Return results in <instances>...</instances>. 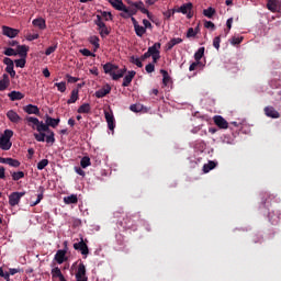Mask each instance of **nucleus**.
Here are the masks:
<instances>
[{
	"label": "nucleus",
	"mask_w": 281,
	"mask_h": 281,
	"mask_svg": "<svg viewBox=\"0 0 281 281\" xmlns=\"http://www.w3.org/2000/svg\"><path fill=\"white\" fill-rule=\"evenodd\" d=\"M14 136V132L12 130H5L3 135L0 137V148L1 150H10L12 148V137Z\"/></svg>",
	"instance_id": "obj_1"
},
{
	"label": "nucleus",
	"mask_w": 281,
	"mask_h": 281,
	"mask_svg": "<svg viewBox=\"0 0 281 281\" xmlns=\"http://www.w3.org/2000/svg\"><path fill=\"white\" fill-rule=\"evenodd\" d=\"M37 133L34 134V137L36 142H45L46 134L52 132L47 123H43V121H40V124H37V127H35Z\"/></svg>",
	"instance_id": "obj_2"
},
{
	"label": "nucleus",
	"mask_w": 281,
	"mask_h": 281,
	"mask_svg": "<svg viewBox=\"0 0 281 281\" xmlns=\"http://www.w3.org/2000/svg\"><path fill=\"white\" fill-rule=\"evenodd\" d=\"M192 8H194L192 2L184 3L178 8V13L187 14V19H192V16H194V13H192Z\"/></svg>",
	"instance_id": "obj_3"
},
{
	"label": "nucleus",
	"mask_w": 281,
	"mask_h": 281,
	"mask_svg": "<svg viewBox=\"0 0 281 281\" xmlns=\"http://www.w3.org/2000/svg\"><path fill=\"white\" fill-rule=\"evenodd\" d=\"M23 196H25V192H12L9 195V205H11V207H15V205L21 203V199H23Z\"/></svg>",
	"instance_id": "obj_4"
},
{
	"label": "nucleus",
	"mask_w": 281,
	"mask_h": 281,
	"mask_svg": "<svg viewBox=\"0 0 281 281\" xmlns=\"http://www.w3.org/2000/svg\"><path fill=\"white\" fill-rule=\"evenodd\" d=\"M74 249L80 251L82 256H89V246H87V243H85L82 237L79 243L74 244Z\"/></svg>",
	"instance_id": "obj_5"
},
{
	"label": "nucleus",
	"mask_w": 281,
	"mask_h": 281,
	"mask_svg": "<svg viewBox=\"0 0 281 281\" xmlns=\"http://www.w3.org/2000/svg\"><path fill=\"white\" fill-rule=\"evenodd\" d=\"M135 14H137V9L135 7L127 8V5L125 4V7L123 8V12L120 13V16L122 19H131V16H135Z\"/></svg>",
	"instance_id": "obj_6"
},
{
	"label": "nucleus",
	"mask_w": 281,
	"mask_h": 281,
	"mask_svg": "<svg viewBox=\"0 0 281 281\" xmlns=\"http://www.w3.org/2000/svg\"><path fill=\"white\" fill-rule=\"evenodd\" d=\"M213 122L214 124H216V126L218 128H224V130H227L229 128V123L227 122V120H225L223 116L221 115H215L213 117Z\"/></svg>",
	"instance_id": "obj_7"
},
{
	"label": "nucleus",
	"mask_w": 281,
	"mask_h": 281,
	"mask_svg": "<svg viewBox=\"0 0 281 281\" xmlns=\"http://www.w3.org/2000/svg\"><path fill=\"white\" fill-rule=\"evenodd\" d=\"M19 30L12 29L10 26H2V33L4 36H8V38H16L19 36Z\"/></svg>",
	"instance_id": "obj_8"
},
{
	"label": "nucleus",
	"mask_w": 281,
	"mask_h": 281,
	"mask_svg": "<svg viewBox=\"0 0 281 281\" xmlns=\"http://www.w3.org/2000/svg\"><path fill=\"white\" fill-rule=\"evenodd\" d=\"M119 69H120V67L112 63H106L103 65L104 74H109V76H111V78H113V74H115V71H117Z\"/></svg>",
	"instance_id": "obj_9"
},
{
	"label": "nucleus",
	"mask_w": 281,
	"mask_h": 281,
	"mask_svg": "<svg viewBox=\"0 0 281 281\" xmlns=\"http://www.w3.org/2000/svg\"><path fill=\"white\" fill-rule=\"evenodd\" d=\"M24 113H27V115H41V109H38L34 104H27L23 108Z\"/></svg>",
	"instance_id": "obj_10"
},
{
	"label": "nucleus",
	"mask_w": 281,
	"mask_h": 281,
	"mask_svg": "<svg viewBox=\"0 0 281 281\" xmlns=\"http://www.w3.org/2000/svg\"><path fill=\"white\" fill-rule=\"evenodd\" d=\"M265 114L267 117H272L273 120H278V117H280V112H278L273 106H266Z\"/></svg>",
	"instance_id": "obj_11"
},
{
	"label": "nucleus",
	"mask_w": 281,
	"mask_h": 281,
	"mask_svg": "<svg viewBox=\"0 0 281 281\" xmlns=\"http://www.w3.org/2000/svg\"><path fill=\"white\" fill-rule=\"evenodd\" d=\"M50 276L53 280L59 279V281H67V279H65V276L63 274V271H60V268L58 267L52 269Z\"/></svg>",
	"instance_id": "obj_12"
},
{
	"label": "nucleus",
	"mask_w": 281,
	"mask_h": 281,
	"mask_svg": "<svg viewBox=\"0 0 281 281\" xmlns=\"http://www.w3.org/2000/svg\"><path fill=\"white\" fill-rule=\"evenodd\" d=\"M7 117L8 120H10V122H12L13 124H19V122H21V116L19 115V113H16L14 110H9L7 112Z\"/></svg>",
	"instance_id": "obj_13"
},
{
	"label": "nucleus",
	"mask_w": 281,
	"mask_h": 281,
	"mask_svg": "<svg viewBox=\"0 0 281 281\" xmlns=\"http://www.w3.org/2000/svg\"><path fill=\"white\" fill-rule=\"evenodd\" d=\"M109 93H111V86L105 85L103 88L95 91L94 95H95V98L100 99V98H104V97L109 95Z\"/></svg>",
	"instance_id": "obj_14"
},
{
	"label": "nucleus",
	"mask_w": 281,
	"mask_h": 281,
	"mask_svg": "<svg viewBox=\"0 0 281 281\" xmlns=\"http://www.w3.org/2000/svg\"><path fill=\"white\" fill-rule=\"evenodd\" d=\"M105 120L108 122V128L110 131H114L115 128V117L113 116V113L104 112Z\"/></svg>",
	"instance_id": "obj_15"
},
{
	"label": "nucleus",
	"mask_w": 281,
	"mask_h": 281,
	"mask_svg": "<svg viewBox=\"0 0 281 281\" xmlns=\"http://www.w3.org/2000/svg\"><path fill=\"white\" fill-rule=\"evenodd\" d=\"M136 74L137 72L135 70L128 71V74L123 79L122 87H130L131 82H133V78H135Z\"/></svg>",
	"instance_id": "obj_16"
},
{
	"label": "nucleus",
	"mask_w": 281,
	"mask_h": 281,
	"mask_svg": "<svg viewBox=\"0 0 281 281\" xmlns=\"http://www.w3.org/2000/svg\"><path fill=\"white\" fill-rule=\"evenodd\" d=\"M65 256H67V250L65 249H59L57 250L56 255H55V260L58 265H63V262H65V260H67L65 258Z\"/></svg>",
	"instance_id": "obj_17"
},
{
	"label": "nucleus",
	"mask_w": 281,
	"mask_h": 281,
	"mask_svg": "<svg viewBox=\"0 0 281 281\" xmlns=\"http://www.w3.org/2000/svg\"><path fill=\"white\" fill-rule=\"evenodd\" d=\"M8 98H10L11 102H16V100H23L25 94H23V92L13 90L8 94Z\"/></svg>",
	"instance_id": "obj_18"
},
{
	"label": "nucleus",
	"mask_w": 281,
	"mask_h": 281,
	"mask_svg": "<svg viewBox=\"0 0 281 281\" xmlns=\"http://www.w3.org/2000/svg\"><path fill=\"white\" fill-rule=\"evenodd\" d=\"M32 24L34 25V27H38V30H47V24L45 22V19L43 18L34 19Z\"/></svg>",
	"instance_id": "obj_19"
},
{
	"label": "nucleus",
	"mask_w": 281,
	"mask_h": 281,
	"mask_svg": "<svg viewBox=\"0 0 281 281\" xmlns=\"http://www.w3.org/2000/svg\"><path fill=\"white\" fill-rule=\"evenodd\" d=\"M30 52V46L26 45H18L16 55L21 58H27V53Z\"/></svg>",
	"instance_id": "obj_20"
},
{
	"label": "nucleus",
	"mask_w": 281,
	"mask_h": 281,
	"mask_svg": "<svg viewBox=\"0 0 281 281\" xmlns=\"http://www.w3.org/2000/svg\"><path fill=\"white\" fill-rule=\"evenodd\" d=\"M110 4L114 10H117L119 12H123L126 4L122 2V0H110Z\"/></svg>",
	"instance_id": "obj_21"
},
{
	"label": "nucleus",
	"mask_w": 281,
	"mask_h": 281,
	"mask_svg": "<svg viewBox=\"0 0 281 281\" xmlns=\"http://www.w3.org/2000/svg\"><path fill=\"white\" fill-rule=\"evenodd\" d=\"M45 123L47 124L48 128H49V126L52 128H56V126H58L60 124V119H53L52 116L46 115Z\"/></svg>",
	"instance_id": "obj_22"
},
{
	"label": "nucleus",
	"mask_w": 281,
	"mask_h": 281,
	"mask_svg": "<svg viewBox=\"0 0 281 281\" xmlns=\"http://www.w3.org/2000/svg\"><path fill=\"white\" fill-rule=\"evenodd\" d=\"M159 49H161V43L157 42L148 48L147 53H149V56H156L160 54Z\"/></svg>",
	"instance_id": "obj_23"
},
{
	"label": "nucleus",
	"mask_w": 281,
	"mask_h": 281,
	"mask_svg": "<svg viewBox=\"0 0 281 281\" xmlns=\"http://www.w3.org/2000/svg\"><path fill=\"white\" fill-rule=\"evenodd\" d=\"M273 200V195L270 194L269 192H263L261 193V203L262 205H265V207H268V203H271V201Z\"/></svg>",
	"instance_id": "obj_24"
},
{
	"label": "nucleus",
	"mask_w": 281,
	"mask_h": 281,
	"mask_svg": "<svg viewBox=\"0 0 281 281\" xmlns=\"http://www.w3.org/2000/svg\"><path fill=\"white\" fill-rule=\"evenodd\" d=\"M267 8L270 12H278V8H280L279 0H268Z\"/></svg>",
	"instance_id": "obj_25"
},
{
	"label": "nucleus",
	"mask_w": 281,
	"mask_h": 281,
	"mask_svg": "<svg viewBox=\"0 0 281 281\" xmlns=\"http://www.w3.org/2000/svg\"><path fill=\"white\" fill-rule=\"evenodd\" d=\"M25 121L27 122L29 126H31V128L33 130L36 128L41 123V121L34 116H26Z\"/></svg>",
	"instance_id": "obj_26"
},
{
	"label": "nucleus",
	"mask_w": 281,
	"mask_h": 281,
	"mask_svg": "<svg viewBox=\"0 0 281 281\" xmlns=\"http://www.w3.org/2000/svg\"><path fill=\"white\" fill-rule=\"evenodd\" d=\"M76 278H87V268L85 263H79Z\"/></svg>",
	"instance_id": "obj_27"
},
{
	"label": "nucleus",
	"mask_w": 281,
	"mask_h": 281,
	"mask_svg": "<svg viewBox=\"0 0 281 281\" xmlns=\"http://www.w3.org/2000/svg\"><path fill=\"white\" fill-rule=\"evenodd\" d=\"M78 89H74L70 94V99H68L67 104H76L78 102Z\"/></svg>",
	"instance_id": "obj_28"
},
{
	"label": "nucleus",
	"mask_w": 281,
	"mask_h": 281,
	"mask_svg": "<svg viewBox=\"0 0 281 281\" xmlns=\"http://www.w3.org/2000/svg\"><path fill=\"white\" fill-rule=\"evenodd\" d=\"M90 44L93 45L94 47V52H98V49H100V37H98L97 35H92L90 36Z\"/></svg>",
	"instance_id": "obj_29"
},
{
	"label": "nucleus",
	"mask_w": 281,
	"mask_h": 281,
	"mask_svg": "<svg viewBox=\"0 0 281 281\" xmlns=\"http://www.w3.org/2000/svg\"><path fill=\"white\" fill-rule=\"evenodd\" d=\"M127 69H117L116 72L112 74V80H120V78H124V74H126Z\"/></svg>",
	"instance_id": "obj_30"
},
{
	"label": "nucleus",
	"mask_w": 281,
	"mask_h": 281,
	"mask_svg": "<svg viewBox=\"0 0 281 281\" xmlns=\"http://www.w3.org/2000/svg\"><path fill=\"white\" fill-rule=\"evenodd\" d=\"M10 87V79H8V75H3V79L0 80V91H5Z\"/></svg>",
	"instance_id": "obj_31"
},
{
	"label": "nucleus",
	"mask_w": 281,
	"mask_h": 281,
	"mask_svg": "<svg viewBox=\"0 0 281 281\" xmlns=\"http://www.w3.org/2000/svg\"><path fill=\"white\" fill-rule=\"evenodd\" d=\"M64 203H66V205H71V204H76L78 203V195H68L64 198Z\"/></svg>",
	"instance_id": "obj_32"
},
{
	"label": "nucleus",
	"mask_w": 281,
	"mask_h": 281,
	"mask_svg": "<svg viewBox=\"0 0 281 281\" xmlns=\"http://www.w3.org/2000/svg\"><path fill=\"white\" fill-rule=\"evenodd\" d=\"M77 113H91V104L89 103H83L81 104L78 110H77Z\"/></svg>",
	"instance_id": "obj_33"
},
{
	"label": "nucleus",
	"mask_w": 281,
	"mask_h": 281,
	"mask_svg": "<svg viewBox=\"0 0 281 281\" xmlns=\"http://www.w3.org/2000/svg\"><path fill=\"white\" fill-rule=\"evenodd\" d=\"M160 74L162 76V85L168 87V85H170V75H168V70L161 69Z\"/></svg>",
	"instance_id": "obj_34"
},
{
	"label": "nucleus",
	"mask_w": 281,
	"mask_h": 281,
	"mask_svg": "<svg viewBox=\"0 0 281 281\" xmlns=\"http://www.w3.org/2000/svg\"><path fill=\"white\" fill-rule=\"evenodd\" d=\"M48 135L45 136V142L46 144H50L54 145L56 143V134L54 133V131L50 130V132L47 133Z\"/></svg>",
	"instance_id": "obj_35"
},
{
	"label": "nucleus",
	"mask_w": 281,
	"mask_h": 281,
	"mask_svg": "<svg viewBox=\"0 0 281 281\" xmlns=\"http://www.w3.org/2000/svg\"><path fill=\"white\" fill-rule=\"evenodd\" d=\"M215 168H216V162H214L213 160H210L207 164L203 166V172L207 175L210 170H214Z\"/></svg>",
	"instance_id": "obj_36"
},
{
	"label": "nucleus",
	"mask_w": 281,
	"mask_h": 281,
	"mask_svg": "<svg viewBox=\"0 0 281 281\" xmlns=\"http://www.w3.org/2000/svg\"><path fill=\"white\" fill-rule=\"evenodd\" d=\"M203 56H205V47H200L194 54V60L201 63V58H203Z\"/></svg>",
	"instance_id": "obj_37"
},
{
	"label": "nucleus",
	"mask_w": 281,
	"mask_h": 281,
	"mask_svg": "<svg viewBox=\"0 0 281 281\" xmlns=\"http://www.w3.org/2000/svg\"><path fill=\"white\" fill-rule=\"evenodd\" d=\"M98 12L101 14V19L103 18L104 21H113V13L102 10H98Z\"/></svg>",
	"instance_id": "obj_38"
},
{
	"label": "nucleus",
	"mask_w": 281,
	"mask_h": 281,
	"mask_svg": "<svg viewBox=\"0 0 281 281\" xmlns=\"http://www.w3.org/2000/svg\"><path fill=\"white\" fill-rule=\"evenodd\" d=\"M11 177L14 181H20V179H24L25 178V172L23 171H11Z\"/></svg>",
	"instance_id": "obj_39"
},
{
	"label": "nucleus",
	"mask_w": 281,
	"mask_h": 281,
	"mask_svg": "<svg viewBox=\"0 0 281 281\" xmlns=\"http://www.w3.org/2000/svg\"><path fill=\"white\" fill-rule=\"evenodd\" d=\"M134 30H135L136 36H139V37L144 36L145 33H146V27H144V26L139 25V24L134 26Z\"/></svg>",
	"instance_id": "obj_40"
},
{
	"label": "nucleus",
	"mask_w": 281,
	"mask_h": 281,
	"mask_svg": "<svg viewBox=\"0 0 281 281\" xmlns=\"http://www.w3.org/2000/svg\"><path fill=\"white\" fill-rule=\"evenodd\" d=\"M203 14L207 19H212V16H214V14H216V10L212 7H210V8L203 10Z\"/></svg>",
	"instance_id": "obj_41"
},
{
	"label": "nucleus",
	"mask_w": 281,
	"mask_h": 281,
	"mask_svg": "<svg viewBox=\"0 0 281 281\" xmlns=\"http://www.w3.org/2000/svg\"><path fill=\"white\" fill-rule=\"evenodd\" d=\"M26 58L27 57H21L20 59H15V67H20V69H23L25 67V64L27 63Z\"/></svg>",
	"instance_id": "obj_42"
},
{
	"label": "nucleus",
	"mask_w": 281,
	"mask_h": 281,
	"mask_svg": "<svg viewBox=\"0 0 281 281\" xmlns=\"http://www.w3.org/2000/svg\"><path fill=\"white\" fill-rule=\"evenodd\" d=\"M55 87H57V91L60 93H65V91H67V82L65 81L55 83Z\"/></svg>",
	"instance_id": "obj_43"
},
{
	"label": "nucleus",
	"mask_w": 281,
	"mask_h": 281,
	"mask_svg": "<svg viewBox=\"0 0 281 281\" xmlns=\"http://www.w3.org/2000/svg\"><path fill=\"white\" fill-rule=\"evenodd\" d=\"M134 8L139 10V12H148V9L144 8V2L142 0L134 2Z\"/></svg>",
	"instance_id": "obj_44"
},
{
	"label": "nucleus",
	"mask_w": 281,
	"mask_h": 281,
	"mask_svg": "<svg viewBox=\"0 0 281 281\" xmlns=\"http://www.w3.org/2000/svg\"><path fill=\"white\" fill-rule=\"evenodd\" d=\"M47 166H49V160L48 159H42L37 164V170H45V168H47Z\"/></svg>",
	"instance_id": "obj_45"
},
{
	"label": "nucleus",
	"mask_w": 281,
	"mask_h": 281,
	"mask_svg": "<svg viewBox=\"0 0 281 281\" xmlns=\"http://www.w3.org/2000/svg\"><path fill=\"white\" fill-rule=\"evenodd\" d=\"M130 63H132L133 65H136V67H139V68L144 67V64H142V59H139L135 56H132L130 58Z\"/></svg>",
	"instance_id": "obj_46"
},
{
	"label": "nucleus",
	"mask_w": 281,
	"mask_h": 281,
	"mask_svg": "<svg viewBox=\"0 0 281 281\" xmlns=\"http://www.w3.org/2000/svg\"><path fill=\"white\" fill-rule=\"evenodd\" d=\"M81 168H89L91 166V158L89 157H83L80 161Z\"/></svg>",
	"instance_id": "obj_47"
},
{
	"label": "nucleus",
	"mask_w": 281,
	"mask_h": 281,
	"mask_svg": "<svg viewBox=\"0 0 281 281\" xmlns=\"http://www.w3.org/2000/svg\"><path fill=\"white\" fill-rule=\"evenodd\" d=\"M144 109V105L142 104H132L130 106V110L133 111V113H139Z\"/></svg>",
	"instance_id": "obj_48"
},
{
	"label": "nucleus",
	"mask_w": 281,
	"mask_h": 281,
	"mask_svg": "<svg viewBox=\"0 0 281 281\" xmlns=\"http://www.w3.org/2000/svg\"><path fill=\"white\" fill-rule=\"evenodd\" d=\"M99 34L101 38H105V36H109L111 34V31H109V27L104 26L103 29L99 30Z\"/></svg>",
	"instance_id": "obj_49"
},
{
	"label": "nucleus",
	"mask_w": 281,
	"mask_h": 281,
	"mask_svg": "<svg viewBox=\"0 0 281 281\" xmlns=\"http://www.w3.org/2000/svg\"><path fill=\"white\" fill-rule=\"evenodd\" d=\"M56 49H58V44H55L54 46H49L45 50V56H52V54H54V52H56Z\"/></svg>",
	"instance_id": "obj_50"
},
{
	"label": "nucleus",
	"mask_w": 281,
	"mask_h": 281,
	"mask_svg": "<svg viewBox=\"0 0 281 281\" xmlns=\"http://www.w3.org/2000/svg\"><path fill=\"white\" fill-rule=\"evenodd\" d=\"M5 71H7V74H9V76H11V78H14L16 76V71L14 70V65L7 66Z\"/></svg>",
	"instance_id": "obj_51"
},
{
	"label": "nucleus",
	"mask_w": 281,
	"mask_h": 281,
	"mask_svg": "<svg viewBox=\"0 0 281 281\" xmlns=\"http://www.w3.org/2000/svg\"><path fill=\"white\" fill-rule=\"evenodd\" d=\"M8 166H11L12 168H19V166H21V161L18 159L9 158Z\"/></svg>",
	"instance_id": "obj_52"
},
{
	"label": "nucleus",
	"mask_w": 281,
	"mask_h": 281,
	"mask_svg": "<svg viewBox=\"0 0 281 281\" xmlns=\"http://www.w3.org/2000/svg\"><path fill=\"white\" fill-rule=\"evenodd\" d=\"M204 27H206V30H212V31L216 30V25L212 21H207V20L204 21Z\"/></svg>",
	"instance_id": "obj_53"
},
{
	"label": "nucleus",
	"mask_w": 281,
	"mask_h": 281,
	"mask_svg": "<svg viewBox=\"0 0 281 281\" xmlns=\"http://www.w3.org/2000/svg\"><path fill=\"white\" fill-rule=\"evenodd\" d=\"M231 43L233 45H240L243 43V36H234L231 38Z\"/></svg>",
	"instance_id": "obj_54"
},
{
	"label": "nucleus",
	"mask_w": 281,
	"mask_h": 281,
	"mask_svg": "<svg viewBox=\"0 0 281 281\" xmlns=\"http://www.w3.org/2000/svg\"><path fill=\"white\" fill-rule=\"evenodd\" d=\"M3 54L4 56H16V50H14L12 47H9L4 49Z\"/></svg>",
	"instance_id": "obj_55"
},
{
	"label": "nucleus",
	"mask_w": 281,
	"mask_h": 281,
	"mask_svg": "<svg viewBox=\"0 0 281 281\" xmlns=\"http://www.w3.org/2000/svg\"><path fill=\"white\" fill-rule=\"evenodd\" d=\"M213 47H215V49H217V52H218V49H221V36L214 37Z\"/></svg>",
	"instance_id": "obj_56"
},
{
	"label": "nucleus",
	"mask_w": 281,
	"mask_h": 281,
	"mask_svg": "<svg viewBox=\"0 0 281 281\" xmlns=\"http://www.w3.org/2000/svg\"><path fill=\"white\" fill-rule=\"evenodd\" d=\"M41 201H43V192L37 194V199L35 202L30 203L31 207H36V205H38V203H41Z\"/></svg>",
	"instance_id": "obj_57"
},
{
	"label": "nucleus",
	"mask_w": 281,
	"mask_h": 281,
	"mask_svg": "<svg viewBox=\"0 0 281 281\" xmlns=\"http://www.w3.org/2000/svg\"><path fill=\"white\" fill-rule=\"evenodd\" d=\"M80 54H82V56H91L92 58H95V54L91 53V50L83 48L80 50Z\"/></svg>",
	"instance_id": "obj_58"
},
{
	"label": "nucleus",
	"mask_w": 281,
	"mask_h": 281,
	"mask_svg": "<svg viewBox=\"0 0 281 281\" xmlns=\"http://www.w3.org/2000/svg\"><path fill=\"white\" fill-rule=\"evenodd\" d=\"M201 66V61H193L190 67H189V71H195L196 67Z\"/></svg>",
	"instance_id": "obj_59"
},
{
	"label": "nucleus",
	"mask_w": 281,
	"mask_h": 281,
	"mask_svg": "<svg viewBox=\"0 0 281 281\" xmlns=\"http://www.w3.org/2000/svg\"><path fill=\"white\" fill-rule=\"evenodd\" d=\"M196 36V33L194 32V29L189 27L187 32V38H194Z\"/></svg>",
	"instance_id": "obj_60"
},
{
	"label": "nucleus",
	"mask_w": 281,
	"mask_h": 281,
	"mask_svg": "<svg viewBox=\"0 0 281 281\" xmlns=\"http://www.w3.org/2000/svg\"><path fill=\"white\" fill-rule=\"evenodd\" d=\"M162 15L165 16V21H170L171 16H175L172 12L169 10L162 12Z\"/></svg>",
	"instance_id": "obj_61"
},
{
	"label": "nucleus",
	"mask_w": 281,
	"mask_h": 281,
	"mask_svg": "<svg viewBox=\"0 0 281 281\" xmlns=\"http://www.w3.org/2000/svg\"><path fill=\"white\" fill-rule=\"evenodd\" d=\"M145 71H147V74H153V71H155V64L146 65Z\"/></svg>",
	"instance_id": "obj_62"
},
{
	"label": "nucleus",
	"mask_w": 281,
	"mask_h": 281,
	"mask_svg": "<svg viewBox=\"0 0 281 281\" xmlns=\"http://www.w3.org/2000/svg\"><path fill=\"white\" fill-rule=\"evenodd\" d=\"M3 63H4V65H7V67L14 66V61L11 58H9V57H4L3 58Z\"/></svg>",
	"instance_id": "obj_63"
},
{
	"label": "nucleus",
	"mask_w": 281,
	"mask_h": 281,
	"mask_svg": "<svg viewBox=\"0 0 281 281\" xmlns=\"http://www.w3.org/2000/svg\"><path fill=\"white\" fill-rule=\"evenodd\" d=\"M66 78H67V80H68V82H69L70 85H74V83L78 82V80H80L79 78H77V77H71L70 75H67Z\"/></svg>",
	"instance_id": "obj_64"
}]
</instances>
